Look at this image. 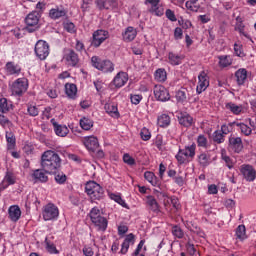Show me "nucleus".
I'll return each mask as SVG.
<instances>
[{"instance_id": "3c124183", "label": "nucleus", "mask_w": 256, "mask_h": 256, "mask_svg": "<svg viewBox=\"0 0 256 256\" xmlns=\"http://www.w3.org/2000/svg\"><path fill=\"white\" fill-rule=\"evenodd\" d=\"M55 181L59 185H63L67 181V175H65L64 173H59L55 176Z\"/></svg>"}, {"instance_id": "1a4fd4ad", "label": "nucleus", "mask_w": 256, "mask_h": 256, "mask_svg": "<svg viewBox=\"0 0 256 256\" xmlns=\"http://www.w3.org/2000/svg\"><path fill=\"white\" fill-rule=\"evenodd\" d=\"M27 80L25 78H18L11 86L12 95L21 97L27 91Z\"/></svg>"}, {"instance_id": "79ce46f5", "label": "nucleus", "mask_w": 256, "mask_h": 256, "mask_svg": "<svg viewBox=\"0 0 256 256\" xmlns=\"http://www.w3.org/2000/svg\"><path fill=\"white\" fill-rule=\"evenodd\" d=\"M172 234L174 235V237H177V239H183V237H185L183 229H181V227H179L178 225L172 227Z\"/></svg>"}, {"instance_id": "6ab92c4d", "label": "nucleus", "mask_w": 256, "mask_h": 256, "mask_svg": "<svg viewBox=\"0 0 256 256\" xmlns=\"http://www.w3.org/2000/svg\"><path fill=\"white\" fill-rule=\"evenodd\" d=\"M32 177L35 183H47L49 181V177L45 175L43 168L34 170Z\"/></svg>"}, {"instance_id": "20e7f679", "label": "nucleus", "mask_w": 256, "mask_h": 256, "mask_svg": "<svg viewBox=\"0 0 256 256\" xmlns=\"http://www.w3.org/2000/svg\"><path fill=\"white\" fill-rule=\"evenodd\" d=\"M91 65L98 71H102V73H113L115 71V64L111 60H102L98 56L91 58Z\"/></svg>"}, {"instance_id": "5fc2aeb1", "label": "nucleus", "mask_w": 256, "mask_h": 256, "mask_svg": "<svg viewBox=\"0 0 256 256\" xmlns=\"http://www.w3.org/2000/svg\"><path fill=\"white\" fill-rule=\"evenodd\" d=\"M123 161L127 165H131V166L135 165V159L131 157L129 154H124Z\"/></svg>"}, {"instance_id": "7ed1b4c3", "label": "nucleus", "mask_w": 256, "mask_h": 256, "mask_svg": "<svg viewBox=\"0 0 256 256\" xmlns=\"http://www.w3.org/2000/svg\"><path fill=\"white\" fill-rule=\"evenodd\" d=\"M85 191L92 201H101L105 197V190L95 181L87 182Z\"/></svg>"}, {"instance_id": "de8ad7c7", "label": "nucleus", "mask_w": 256, "mask_h": 256, "mask_svg": "<svg viewBox=\"0 0 256 256\" xmlns=\"http://www.w3.org/2000/svg\"><path fill=\"white\" fill-rule=\"evenodd\" d=\"M197 144L198 147H203L204 149H207V137L205 135L201 134L197 138Z\"/></svg>"}, {"instance_id": "c85d7f7f", "label": "nucleus", "mask_w": 256, "mask_h": 256, "mask_svg": "<svg viewBox=\"0 0 256 256\" xmlns=\"http://www.w3.org/2000/svg\"><path fill=\"white\" fill-rule=\"evenodd\" d=\"M66 61L75 67L77 63H79V55L76 54L75 50H68V54L66 55Z\"/></svg>"}, {"instance_id": "49530a36", "label": "nucleus", "mask_w": 256, "mask_h": 256, "mask_svg": "<svg viewBox=\"0 0 256 256\" xmlns=\"http://www.w3.org/2000/svg\"><path fill=\"white\" fill-rule=\"evenodd\" d=\"M110 198L115 201L116 203H118V205H121L122 207L127 208V203H125V200H123V198H121V196L116 195V194H111Z\"/></svg>"}, {"instance_id": "09e8293b", "label": "nucleus", "mask_w": 256, "mask_h": 256, "mask_svg": "<svg viewBox=\"0 0 256 256\" xmlns=\"http://www.w3.org/2000/svg\"><path fill=\"white\" fill-rule=\"evenodd\" d=\"M219 65L220 67H229V65H231V60H229V57L227 56H220Z\"/></svg>"}, {"instance_id": "c9c22d12", "label": "nucleus", "mask_w": 256, "mask_h": 256, "mask_svg": "<svg viewBox=\"0 0 256 256\" xmlns=\"http://www.w3.org/2000/svg\"><path fill=\"white\" fill-rule=\"evenodd\" d=\"M226 109L231 111V113H233L234 115H240L241 111H242V107L238 106L237 104H235L233 102L227 103L226 104Z\"/></svg>"}, {"instance_id": "a211bd4d", "label": "nucleus", "mask_w": 256, "mask_h": 256, "mask_svg": "<svg viewBox=\"0 0 256 256\" xmlns=\"http://www.w3.org/2000/svg\"><path fill=\"white\" fill-rule=\"evenodd\" d=\"M178 121L183 127H191V125H193V117L187 112H180L178 115Z\"/></svg>"}, {"instance_id": "473e14b6", "label": "nucleus", "mask_w": 256, "mask_h": 256, "mask_svg": "<svg viewBox=\"0 0 256 256\" xmlns=\"http://www.w3.org/2000/svg\"><path fill=\"white\" fill-rule=\"evenodd\" d=\"M158 125L159 127L165 128L171 125V117L167 114H162L158 117Z\"/></svg>"}, {"instance_id": "f03ea898", "label": "nucleus", "mask_w": 256, "mask_h": 256, "mask_svg": "<svg viewBox=\"0 0 256 256\" xmlns=\"http://www.w3.org/2000/svg\"><path fill=\"white\" fill-rule=\"evenodd\" d=\"M89 217L98 231H107V225H109V221H107V218L101 216V210H99V208H92L89 213Z\"/></svg>"}, {"instance_id": "e2e57ef3", "label": "nucleus", "mask_w": 256, "mask_h": 256, "mask_svg": "<svg viewBox=\"0 0 256 256\" xmlns=\"http://www.w3.org/2000/svg\"><path fill=\"white\" fill-rule=\"evenodd\" d=\"M186 249H187V253H189V255H191V256H193V255H195V253H197V249H195V245H193L191 243L186 244Z\"/></svg>"}, {"instance_id": "864d4df0", "label": "nucleus", "mask_w": 256, "mask_h": 256, "mask_svg": "<svg viewBox=\"0 0 256 256\" xmlns=\"http://www.w3.org/2000/svg\"><path fill=\"white\" fill-rule=\"evenodd\" d=\"M142 99H143L142 95H139V94L130 95V100H131V103H133V105H139Z\"/></svg>"}, {"instance_id": "c756f323", "label": "nucleus", "mask_w": 256, "mask_h": 256, "mask_svg": "<svg viewBox=\"0 0 256 256\" xmlns=\"http://www.w3.org/2000/svg\"><path fill=\"white\" fill-rule=\"evenodd\" d=\"M154 77L158 83H165L167 81V71H165V68H159L155 71Z\"/></svg>"}, {"instance_id": "f257e3e1", "label": "nucleus", "mask_w": 256, "mask_h": 256, "mask_svg": "<svg viewBox=\"0 0 256 256\" xmlns=\"http://www.w3.org/2000/svg\"><path fill=\"white\" fill-rule=\"evenodd\" d=\"M41 167L45 173L55 175L61 169V157L55 151L47 150L41 156Z\"/></svg>"}, {"instance_id": "393cba45", "label": "nucleus", "mask_w": 256, "mask_h": 256, "mask_svg": "<svg viewBox=\"0 0 256 256\" xmlns=\"http://www.w3.org/2000/svg\"><path fill=\"white\" fill-rule=\"evenodd\" d=\"M235 77L237 81V85H245V81H247V69L240 68L235 72Z\"/></svg>"}, {"instance_id": "72a5a7b5", "label": "nucleus", "mask_w": 256, "mask_h": 256, "mask_svg": "<svg viewBox=\"0 0 256 256\" xmlns=\"http://www.w3.org/2000/svg\"><path fill=\"white\" fill-rule=\"evenodd\" d=\"M6 71L10 75H17V74L21 73V68H19V66L15 65V63H13V62H8L6 64Z\"/></svg>"}, {"instance_id": "f704fd0d", "label": "nucleus", "mask_w": 256, "mask_h": 256, "mask_svg": "<svg viewBox=\"0 0 256 256\" xmlns=\"http://www.w3.org/2000/svg\"><path fill=\"white\" fill-rule=\"evenodd\" d=\"M6 141L8 143V149H13V147H15L17 139L15 138V134L12 131H6Z\"/></svg>"}, {"instance_id": "052dcab7", "label": "nucleus", "mask_w": 256, "mask_h": 256, "mask_svg": "<svg viewBox=\"0 0 256 256\" xmlns=\"http://www.w3.org/2000/svg\"><path fill=\"white\" fill-rule=\"evenodd\" d=\"M64 29L68 33H75V24H73L72 22H67L64 24Z\"/></svg>"}, {"instance_id": "c03bdc74", "label": "nucleus", "mask_w": 256, "mask_h": 256, "mask_svg": "<svg viewBox=\"0 0 256 256\" xmlns=\"http://www.w3.org/2000/svg\"><path fill=\"white\" fill-rule=\"evenodd\" d=\"M27 112L30 115V117H37L39 115V108L33 104L27 105Z\"/></svg>"}, {"instance_id": "a878e982", "label": "nucleus", "mask_w": 256, "mask_h": 256, "mask_svg": "<svg viewBox=\"0 0 256 256\" xmlns=\"http://www.w3.org/2000/svg\"><path fill=\"white\" fill-rule=\"evenodd\" d=\"M147 205L149 207V210L153 213H161V209L159 208V203L157 202V199L153 196H147Z\"/></svg>"}, {"instance_id": "680f3d73", "label": "nucleus", "mask_w": 256, "mask_h": 256, "mask_svg": "<svg viewBox=\"0 0 256 256\" xmlns=\"http://www.w3.org/2000/svg\"><path fill=\"white\" fill-rule=\"evenodd\" d=\"M195 2L194 0H191V1H187L186 4H185V7L187 9H189V11H197V6H195Z\"/></svg>"}, {"instance_id": "0eeeda50", "label": "nucleus", "mask_w": 256, "mask_h": 256, "mask_svg": "<svg viewBox=\"0 0 256 256\" xmlns=\"http://www.w3.org/2000/svg\"><path fill=\"white\" fill-rule=\"evenodd\" d=\"M34 51L40 61H45L49 57V44L45 40H39L35 44Z\"/></svg>"}, {"instance_id": "bf43d9fd", "label": "nucleus", "mask_w": 256, "mask_h": 256, "mask_svg": "<svg viewBox=\"0 0 256 256\" xmlns=\"http://www.w3.org/2000/svg\"><path fill=\"white\" fill-rule=\"evenodd\" d=\"M124 242L128 243L130 245H135V234L130 233V234L126 235Z\"/></svg>"}, {"instance_id": "5701e85b", "label": "nucleus", "mask_w": 256, "mask_h": 256, "mask_svg": "<svg viewBox=\"0 0 256 256\" xmlns=\"http://www.w3.org/2000/svg\"><path fill=\"white\" fill-rule=\"evenodd\" d=\"M183 59H185L184 55L175 54L173 52L168 53V63L173 66L181 65L183 62Z\"/></svg>"}, {"instance_id": "f3484780", "label": "nucleus", "mask_w": 256, "mask_h": 256, "mask_svg": "<svg viewBox=\"0 0 256 256\" xmlns=\"http://www.w3.org/2000/svg\"><path fill=\"white\" fill-rule=\"evenodd\" d=\"M241 173L246 181H255L256 171L251 165H245L241 168Z\"/></svg>"}, {"instance_id": "4468645a", "label": "nucleus", "mask_w": 256, "mask_h": 256, "mask_svg": "<svg viewBox=\"0 0 256 256\" xmlns=\"http://www.w3.org/2000/svg\"><path fill=\"white\" fill-rule=\"evenodd\" d=\"M228 148L234 153H241L243 151V140L241 137L230 136Z\"/></svg>"}, {"instance_id": "6e6d98bb", "label": "nucleus", "mask_w": 256, "mask_h": 256, "mask_svg": "<svg viewBox=\"0 0 256 256\" xmlns=\"http://www.w3.org/2000/svg\"><path fill=\"white\" fill-rule=\"evenodd\" d=\"M143 245H145V239L141 240L135 249V251L132 253V256H139L141 255V249H143Z\"/></svg>"}, {"instance_id": "bb28decb", "label": "nucleus", "mask_w": 256, "mask_h": 256, "mask_svg": "<svg viewBox=\"0 0 256 256\" xmlns=\"http://www.w3.org/2000/svg\"><path fill=\"white\" fill-rule=\"evenodd\" d=\"M53 127L58 137H67L69 134V128H67V126L59 125L57 122H53Z\"/></svg>"}, {"instance_id": "69168bd1", "label": "nucleus", "mask_w": 256, "mask_h": 256, "mask_svg": "<svg viewBox=\"0 0 256 256\" xmlns=\"http://www.w3.org/2000/svg\"><path fill=\"white\" fill-rule=\"evenodd\" d=\"M174 39H183V29H181L180 27L175 28Z\"/></svg>"}, {"instance_id": "338daca9", "label": "nucleus", "mask_w": 256, "mask_h": 256, "mask_svg": "<svg viewBox=\"0 0 256 256\" xmlns=\"http://www.w3.org/2000/svg\"><path fill=\"white\" fill-rule=\"evenodd\" d=\"M175 184L179 185V187H183L185 185V181L183 180V176H175L174 178Z\"/></svg>"}, {"instance_id": "2f4dec72", "label": "nucleus", "mask_w": 256, "mask_h": 256, "mask_svg": "<svg viewBox=\"0 0 256 256\" xmlns=\"http://www.w3.org/2000/svg\"><path fill=\"white\" fill-rule=\"evenodd\" d=\"M65 91H66V95H68L70 97V99H74L75 95H77V85L71 84V83H66Z\"/></svg>"}, {"instance_id": "cd10ccee", "label": "nucleus", "mask_w": 256, "mask_h": 256, "mask_svg": "<svg viewBox=\"0 0 256 256\" xmlns=\"http://www.w3.org/2000/svg\"><path fill=\"white\" fill-rule=\"evenodd\" d=\"M13 109V102L8 101L7 98L0 99V113H9Z\"/></svg>"}, {"instance_id": "4d7b16f0", "label": "nucleus", "mask_w": 256, "mask_h": 256, "mask_svg": "<svg viewBox=\"0 0 256 256\" xmlns=\"http://www.w3.org/2000/svg\"><path fill=\"white\" fill-rule=\"evenodd\" d=\"M166 17L169 21L175 22L177 21V17L175 16V12L171 9L166 10Z\"/></svg>"}, {"instance_id": "58836bf2", "label": "nucleus", "mask_w": 256, "mask_h": 256, "mask_svg": "<svg viewBox=\"0 0 256 256\" xmlns=\"http://www.w3.org/2000/svg\"><path fill=\"white\" fill-rule=\"evenodd\" d=\"M210 159L211 157L207 153H201L198 156V163L201 165V167H207Z\"/></svg>"}, {"instance_id": "8fccbe9b", "label": "nucleus", "mask_w": 256, "mask_h": 256, "mask_svg": "<svg viewBox=\"0 0 256 256\" xmlns=\"http://www.w3.org/2000/svg\"><path fill=\"white\" fill-rule=\"evenodd\" d=\"M140 136L143 141H149V139H151V132H149V129L143 128L140 132Z\"/></svg>"}, {"instance_id": "a18cd8bd", "label": "nucleus", "mask_w": 256, "mask_h": 256, "mask_svg": "<svg viewBox=\"0 0 256 256\" xmlns=\"http://www.w3.org/2000/svg\"><path fill=\"white\" fill-rule=\"evenodd\" d=\"M237 127H240L241 129V133H243L244 135H246V137H249V135H251L252 133V129L247 126L245 123H239L237 124Z\"/></svg>"}, {"instance_id": "9b49d317", "label": "nucleus", "mask_w": 256, "mask_h": 256, "mask_svg": "<svg viewBox=\"0 0 256 256\" xmlns=\"http://www.w3.org/2000/svg\"><path fill=\"white\" fill-rule=\"evenodd\" d=\"M154 97L157 101H169L171 99V95L169 94V90L165 88L163 85H156L154 87Z\"/></svg>"}, {"instance_id": "e433bc0d", "label": "nucleus", "mask_w": 256, "mask_h": 256, "mask_svg": "<svg viewBox=\"0 0 256 256\" xmlns=\"http://www.w3.org/2000/svg\"><path fill=\"white\" fill-rule=\"evenodd\" d=\"M236 237L237 239H240V241L247 239L245 225H239L236 228Z\"/></svg>"}, {"instance_id": "0e129e2a", "label": "nucleus", "mask_w": 256, "mask_h": 256, "mask_svg": "<svg viewBox=\"0 0 256 256\" xmlns=\"http://www.w3.org/2000/svg\"><path fill=\"white\" fill-rule=\"evenodd\" d=\"M185 149H186V151L189 152V157H191V159H193V157H195L196 145L192 144L190 146H186Z\"/></svg>"}, {"instance_id": "13d9d810", "label": "nucleus", "mask_w": 256, "mask_h": 256, "mask_svg": "<svg viewBox=\"0 0 256 256\" xmlns=\"http://www.w3.org/2000/svg\"><path fill=\"white\" fill-rule=\"evenodd\" d=\"M222 159L226 163V167H228V169H233V160L231 159V157L227 155H222Z\"/></svg>"}, {"instance_id": "a19ab883", "label": "nucleus", "mask_w": 256, "mask_h": 256, "mask_svg": "<svg viewBox=\"0 0 256 256\" xmlns=\"http://www.w3.org/2000/svg\"><path fill=\"white\" fill-rule=\"evenodd\" d=\"M213 141H214V143H218V144L224 143L225 135L223 133H221L220 130H216L213 133Z\"/></svg>"}, {"instance_id": "423d86ee", "label": "nucleus", "mask_w": 256, "mask_h": 256, "mask_svg": "<svg viewBox=\"0 0 256 256\" xmlns=\"http://www.w3.org/2000/svg\"><path fill=\"white\" fill-rule=\"evenodd\" d=\"M145 5H148V11L156 17H163L165 14V8L161 3V0H145Z\"/></svg>"}, {"instance_id": "4c0bfd02", "label": "nucleus", "mask_w": 256, "mask_h": 256, "mask_svg": "<svg viewBox=\"0 0 256 256\" xmlns=\"http://www.w3.org/2000/svg\"><path fill=\"white\" fill-rule=\"evenodd\" d=\"M80 127H82L84 131H89L93 127V120L86 117L82 118L80 120Z\"/></svg>"}, {"instance_id": "aec40b11", "label": "nucleus", "mask_w": 256, "mask_h": 256, "mask_svg": "<svg viewBox=\"0 0 256 256\" xmlns=\"http://www.w3.org/2000/svg\"><path fill=\"white\" fill-rule=\"evenodd\" d=\"M123 40L126 41V43H131L137 37V30L133 28L132 26L127 27L125 32L122 33Z\"/></svg>"}, {"instance_id": "b1692460", "label": "nucleus", "mask_w": 256, "mask_h": 256, "mask_svg": "<svg viewBox=\"0 0 256 256\" xmlns=\"http://www.w3.org/2000/svg\"><path fill=\"white\" fill-rule=\"evenodd\" d=\"M8 215L11 221L16 223L18 219H21V208L17 205L11 206L8 210Z\"/></svg>"}, {"instance_id": "dca6fc26", "label": "nucleus", "mask_w": 256, "mask_h": 256, "mask_svg": "<svg viewBox=\"0 0 256 256\" xmlns=\"http://www.w3.org/2000/svg\"><path fill=\"white\" fill-rule=\"evenodd\" d=\"M198 80L196 91L200 95V93H203V91L209 87V78L207 77V74L202 71L198 76Z\"/></svg>"}, {"instance_id": "412c9836", "label": "nucleus", "mask_w": 256, "mask_h": 256, "mask_svg": "<svg viewBox=\"0 0 256 256\" xmlns=\"http://www.w3.org/2000/svg\"><path fill=\"white\" fill-rule=\"evenodd\" d=\"M144 179H146L148 183H151L153 187H158V189H161V183L159 182V179L157 178V176H155V173L150 171L145 172Z\"/></svg>"}, {"instance_id": "6e6552de", "label": "nucleus", "mask_w": 256, "mask_h": 256, "mask_svg": "<svg viewBox=\"0 0 256 256\" xmlns=\"http://www.w3.org/2000/svg\"><path fill=\"white\" fill-rule=\"evenodd\" d=\"M44 221H54L59 217V208L55 204H47L42 212Z\"/></svg>"}, {"instance_id": "4be33fe9", "label": "nucleus", "mask_w": 256, "mask_h": 256, "mask_svg": "<svg viewBox=\"0 0 256 256\" xmlns=\"http://www.w3.org/2000/svg\"><path fill=\"white\" fill-rule=\"evenodd\" d=\"M49 16L51 19H61V17L67 16V10L63 7L52 8L49 12Z\"/></svg>"}, {"instance_id": "39448f33", "label": "nucleus", "mask_w": 256, "mask_h": 256, "mask_svg": "<svg viewBox=\"0 0 256 256\" xmlns=\"http://www.w3.org/2000/svg\"><path fill=\"white\" fill-rule=\"evenodd\" d=\"M25 24V31H27V33L39 31V12L33 11L29 13L25 18Z\"/></svg>"}, {"instance_id": "774afa93", "label": "nucleus", "mask_w": 256, "mask_h": 256, "mask_svg": "<svg viewBox=\"0 0 256 256\" xmlns=\"http://www.w3.org/2000/svg\"><path fill=\"white\" fill-rule=\"evenodd\" d=\"M127 231H129V227H127L126 225L118 227V235H125Z\"/></svg>"}, {"instance_id": "ddd939ff", "label": "nucleus", "mask_w": 256, "mask_h": 256, "mask_svg": "<svg viewBox=\"0 0 256 256\" xmlns=\"http://www.w3.org/2000/svg\"><path fill=\"white\" fill-rule=\"evenodd\" d=\"M129 81V74L127 72H119L116 74L112 81V85L116 87V89H121V87L125 86V84Z\"/></svg>"}, {"instance_id": "9d476101", "label": "nucleus", "mask_w": 256, "mask_h": 256, "mask_svg": "<svg viewBox=\"0 0 256 256\" xmlns=\"http://www.w3.org/2000/svg\"><path fill=\"white\" fill-rule=\"evenodd\" d=\"M109 39V32L107 30H96L92 35V47H100L101 44Z\"/></svg>"}, {"instance_id": "2eb2a0df", "label": "nucleus", "mask_w": 256, "mask_h": 256, "mask_svg": "<svg viewBox=\"0 0 256 256\" xmlns=\"http://www.w3.org/2000/svg\"><path fill=\"white\" fill-rule=\"evenodd\" d=\"M84 145L90 153H95L99 149V139L95 136H88L84 138Z\"/></svg>"}, {"instance_id": "ea45409f", "label": "nucleus", "mask_w": 256, "mask_h": 256, "mask_svg": "<svg viewBox=\"0 0 256 256\" xmlns=\"http://www.w3.org/2000/svg\"><path fill=\"white\" fill-rule=\"evenodd\" d=\"M45 243L48 253H51L52 255H59V250H57L55 244L51 243L48 238L45 239Z\"/></svg>"}, {"instance_id": "603ef678", "label": "nucleus", "mask_w": 256, "mask_h": 256, "mask_svg": "<svg viewBox=\"0 0 256 256\" xmlns=\"http://www.w3.org/2000/svg\"><path fill=\"white\" fill-rule=\"evenodd\" d=\"M176 159L179 163V165H183L185 163H187V158L183 155V150L180 149L178 154L176 155Z\"/></svg>"}, {"instance_id": "37998d69", "label": "nucleus", "mask_w": 256, "mask_h": 256, "mask_svg": "<svg viewBox=\"0 0 256 256\" xmlns=\"http://www.w3.org/2000/svg\"><path fill=\"white\" fill-rule=\"evenodd\" d=\"M176 101L178 103H185V101H187V93L185 92V89L179 90L176 93Z\"/></svg>"}, {"instance_id": "f8f14e48", "label": "nucleus", "mask_w": 256, "mask_h": 256, "mask_svg": "<svg viewBox=\"0 0 256 256\" xmlns=\"http://www.w3.org/2000/svg\"><path fill=\"white\" fill-rule=\"evenodd\" d=\"M94 3L99 11L117 9V0H95Z\"/></svg>"}, {"instance_id": "7c9ffc66", "label": "nucleus", "mask_w": 256, "mask_h": 256, "mask_svg": "<svg viewBox=\"0 0 256 256\" xmlns=\"http://www.w3.org/2000/svg\"><path fill=\"white\" fill-rule=\"evenodd\" d=\"M104 109L108 115H111V117H119V110L115 104L107 103L105 104Z\"/></svg>"}]
</instances>
